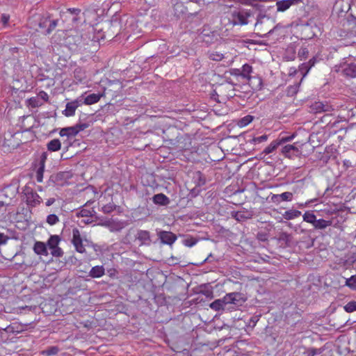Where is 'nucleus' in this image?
Listing matches in <instances>:
<instances>
[{
    "label": "nucleus",
    "instance_id": "58836bf2",
    "mask_svg": "<svg viewBox=\"0 0 356 356\" xmlns=\"http://www.w3.org/2000/svg\"><path fill=\"white\" fill-rule=\"evenodd\" d=\"M279 195H280L281 202H282V201L289 202V201H291L293 199V193L291 192H284V193H283L282 194H279Z\"/></svg>",
    "mask_w": 356,
    "mask_h": 356
},
{
    "label": "nucleus",
    "instance_id": "f257e3e1",
    "mask_svg": "<svg viewBox=\"0 0 356 356\" xmlns=\"http://www.w3.org/2000/svg\"><path fill=\"white\" fill-rule=\"evenodd\" d=\"M274 19L266 15L259 14L257 18L255 29L261 37H265L268 34L272 33L278 26H274Z\"/></svg>",
    "mask_w": 356,
    "mask_h": 356
},
{
    "label": "nucleus",
    "instance_id": "ea45409f",
    "mask_svg": "<svg viewBox=\"0 0 356 356\" xmlns=\"http://www.w3.org/2000/svg\"><path fill=\"white\" fill-rule=\"evenodd\" d=\"M267 139H268V136L264 134V135H262V136H259V137L253 138L250 140V143H253V144L261 143L266 141Z\"/></svg>",
    "mask_w": 356,
    "mask_h": 356
},
{
    "label": "nucleus",
    "instance_id": "2eb2a0df",
    "mask_svg": "<svg viewBox=\"0 0 356 356\" xmlns=\"http://www.w3.org/2000/svg\"><path fill=\"white\" fill-rule=\"evenodd\" d=\"M79 134V130L74 126L63 128L60 130V136H67L72 138L76 136Z\"/></svg>",
    "mask_w": 356,
    "mask_h": 356
},
{
    "label": "nucleus",
    "instance_id": "412c9836",
    "mask_svg": "<svg viewBox=\"0 0 356 356\" xmlns=\"http://www.w3.org/2000/svg\"><path fill=\"white\" fill-rule=\"evenodd\" d=\"M102 97L100 94H90L85 97L83 103L86 105H91L98 102Z\"/></svg>",
    "mask_w": 356,
    "mask_h": 356
},
{
    "label": "nucleus",
    "instance_id": "aec40b11",
    "mask_svg": "<svg viewBox=\"0 0 356 356\" xmlns=\"http://www.w3.org/2000/svg\"><path fill=\"white\" fill-rule=\"evenodd\" d=\"M33 250L37 254L47 255L48 254L47 246L43 242H36L34 245Z\"/></svg>",
    "mask_w": 356,
    "mask_h": 356
},
{
    "label": "nucleus",
    "instance_id": "a878e982",
    "mask_svg": "<svg viewBox=\"0 0 356 356\" xmlns=\"http://www.w3.org/2000/svg\"><path fill=\"white\" fill-rule=\"evenodd\" d=\"M331 220H325L324 219H318L316 220L314 227L316 229H324L332 225Z\"/></svg>",
    "mask_w": 356,
    "mask_h": 356
},
{
    "label": "nucleus",
    "instance_id": "2f4dec72",
    "mask_svg": "<svg viewBox=\"0 0 356 356\" xmlns=\"http://www.w3.org/2000/svg\"><path fill=\"white\" fill-rule=\"evenodd\" d=\"M254 119V117L250 115H245V117L240 119L238 122V125L241 127L248 125Z\"/></svg>",
    "mask_w": 356,
    "mask_h": 356
},
{
    "label": "nucleus",
    "instance_id": "09e8293b",
    "mask_svg": "<svg viewBox=\"0 0 356 356\" xmlns=\"http://www.w3.org/2000/svg\"><path fill=\"white\" fill-rule=\"evenodd\" d=\"M321 353H322V350L321 349L311 348L308 350V355L309 356H315L316 355L321 354Z\"/></svg>",
    "mask_w": 356,
    "mask_h": 356
},
{
    "label": "nucleus",
    "instance_id": "473e14b6",
    "mask_svg": "<svg viewBox=\"0 0 356 356\" xmlns=\"http://www.w3.org/2000/svg\"><path fill=\"white\" fill-rule=\"evenodd\" d=\"M57 24H58V20L57 19H52L51 20L49 18V24H48V27L42 33L44 34H45V35L50 34L52 32V31L55 29V28L56 27Z\"/></svg>",
    "mask_w": 356,
    "mask_h": 356
},
{
    "label": "nucleus",
    "instance_id": "603ef678",
    "mask_svg": "<svg viewBox=\"0 0 356 356\" xmlns=\"http://www.w3.org/2000/svg\"><path fill=\"white\" fill-rule=\"evenodd\" d=\"M294 136H295L294 134H292L291 136H286V137H284L283 136L281 138H280V140H277V141L280 142V145H281V144L284 143L286 142L291 141L294 138Z\"/></svg>",
    "mask_w": 356,
    "mask_h": 356
},
{
    "label": "nucleus",
    "instance_id": "6ab92c4d",
    "mask_svg": "<svg viewBox=\"0 0 356 356\" xmlns=\"http://www.w3.org/2000/svg\"><path fill=\"white\" fill-rule=\"evenodd\" d=\"M237 71L239 72V70H237ZM252 66L248 64H245L243 65L241 71L238 72L237 74L240 75L244 79L250 80L251 79L250 73L252 72Z\"/></svg>",
    "mask_w": 356,
    "mask_h": 356
},
{
    "label": "nucleus",
    "instance_id": "bb28decb",
    "mask_svg": "<svg viewBox=\"0 0 356 356\" xmlns=\"http://www.w3.org/2000/svg\"><path fill=\"white\" fill-rule=\"evenodd\" d=\"M227 305L224 301V298L222 299H218L213 301L210 304V307L216 311H219L221 309H224V307Z\"/></svg>",
    "mask_w": 356,
    "mask_h": 356
},
{
    "label": "nucleus",
    "instance_id": "c85d7f7f",
    "mask_svg": "<svg viewBox=\"0 0 356 356\" xmlns=\"http://www.w3.org/2000/svg\"><path fill=\"white\" fill-rule=\"evenodd\" d=\"M302 218L304 221L311 223L313 226L316 220V217L312 211H306L302 216Z\"/></svg>",
    "mask_w": 356,
    "mask_h": 356
},
{
    "label": "nucleus",
    "instance_id": "79ce46f5",
    "mask_svg": "<svg viewBox=\"0 0 356 356\" xmlns=\"http://www.w3.org/2000/svg\"><path fill=\"white\" fill-rule=\"evenodd\" d=\"M115 205L113 204H108L104 205L102 210L104 213H109L115 209Z\"/></svg>",
    "mask_w": 356,
    "mask_h": 356
},
{
    "label": "nucleus",
    "instance_id": "7ed1b4c3",
    "mask_svg": "<svg viewBox=\"0 0 356 356\" xmlns=\"http://www.w3.org/2000/svg\"><path fill=\"white\" fill-rule=\"evenodd\" d=\"M252 12L250 10H241L234 11L232 13L231 22L233 25L243 26L248 24V18L252 17Z\"/></svg>",
    "mask_w": 356,
    "mask_h": 356
},
{
    "label": "nucleus",
    "instance_id": "423d86ee",
    "mask_svg": "<svg viewBox=\"0 0 356 356\" xmlns=\"http://www.w3.org/2000/svg\"><path fill=\"white\" fill-rule=\"evenodd\" d=\"M158 236L163 244L172 246L175 241L177 240V236L171 232L159 231Z\"/></svg>",
    "mask_w": 356,
    "mask_h": 356
},
{
    "label": "nucleus",
    "instance_id": "72a5a7b5",
    "mask_svg": "<svg viewBox=\"0 0 356 356\" xmlns=\"http://www.w3.org/2000/svg\"><path fill=\"white\" fill-rule=\"evenodd\" d=\"M346 286L352 290H356V275H352L350 278L346 279Z\"/></svg>",
    "mask_w": 356,
    "mask_h": 356
},
{
    "label": "nucleus",
    "instance_id": "de8ad7c7",
    "mask_svg": "<svg viewBox=\"0 0 356 356\" xmlns=\"http://www.w3.org/2000/svg\"><path fill=\"white\" fill-rule=\"evenodd\" d=\"M74 127L79 130V133L81 131H83L89 127V124L88 123H78Z\"/></svg>",
    "mask_w": 356,
    "mask_h": 356
},
{
    "label": "nucleus",
    "instance_id": "69168bd1",
    "mask_svg": "<svg viewBox=\"0 0 356 356\" xmlns=\"http://www.w3.org/2000/svg\"><path fill=\"white\" fill-rule=\"evenodd\" d=\"M291 2H293V5L298 4L300 3H302V0H291Z\"/></svg>",
    "mask_w": 356,
    "mask_h": 356
},
{
    "label": "nucleus",
    "instance_id": "e2e57ef3",
    "mask_svg": "<svg viewBox=\"0 0 356 356\" xmlns=\"http://www.w3.org/2000/svg\"><path fill=\"white\" fill-rule=\"evenodd\" d=\"M191 2L195 3L199 6H202L204 4V0H189Z\"/></svg>",
    "mask_w": 356,
    "mask_h": 356
},
{
    "label": "nucleus",
    "instance_id": "c9c22d12",
    "mask_svg": "<svg viewBox=\"0 0 356 356\" xmlns=\"http://www.w3.org/2000/svg\"><path fill=\"white\" fill-rule=\"evenodd\" d=\"M209 58L215 61H220L224 58V55L218 51H213L209 53Z\"/></svg>",
    "mask_w": 356,
    "mask_h": 356
},
{
    "label": "nucleus",
    "instance_id": "e433bc0d",
    "mask_svg": "<svg viewBox=\"0 0 356 356\" xmlns=\"http://www.w3.org/2000/svg\"><path fill=\"white\" fill-rule=\"evenodd\" d=\"M344 310L348 313H351L356 311V301L353 300L348 302L344 306Z\"/></svg>",
    "mask_w": 356,
    "mask_h": 356
},
{
    "label": "nucleus",
    "instance_id": "6e6552de",
    "mask_svg": "<svg viewBox=\"0 0 356 356\" xmlns=\"http://www.w3.org/2000/svg\"><path fill=\"white\" fill-rule=\"evenodd\" d=\"M245 300L243 294L237 292L228 293L224 297V301L227 304L241 305Z\"/></svg>",
    "mask_w": 356,
    "mask_h": 356
},
{
    "label": "nucleus",
    "instance_id": "0eeeda50",
    "mask_svg": "<svg viewBox=\"0 0 356 356\" xmlns=\"http://www.w3.org/2000/svg\"><path fill=\"white\" fill-rule=\"evenodd\" d=\"M47 159V152H42L40 157V161L38 163V167L36 170V180L38 182L41 183L43 180V175L44 172V168H45V162Z\"/></svg>",
    "mask_w": 356,
    "mask_h": 356
},
{
    "label": "nucleus",
    "instance_id": "bf43d9fd",
    "mask_svg": "<svg viewBox=\"0 0 356 356\" xmlns=\"http://www.w3.org/2000/svg\"><path fill=\"white\" fill-rule=\"evenodd\" d=\"M67 11L76 15H79L81 13V10L79 8H69L67 9Z\"/></svg>",
    "mask_w": 356,
    "mask_h": 356
},
{
    "label": "nucleus",
    "instance_id": "f3484780",
    "mask_svg": "<svg viewBox=\"0 0 356 356\" xmlns=\"http://www.w3.org/2000/svg\"><path fill=\"white\" fill-rule=\"evenodd\" d=\"M153 202L156 204L168 205L170 202L169 198L163 193L154 195Z\"/></svg>",
    "mask_w": 356,
    "mask_h": 356
},
{
    "label": "nucleus",
    "instance_id": "4be33fe9",
    "mask_svg": "<svg viewBox=\"0 0 356 356\" xmlns=\"http://www.w3.org/2000/svg\"><path fill=\"white\" fill-rule=\"evenodd\" d=\"M280 145V142L277 140L273 141L268 146H267L264 150L261 153L260 158H263L264 156L273 152L279 145Z\"/></svg>",
    "mask_w": 356,
    "mask_h": 356
},
{
    "label": "nucleus",
    "instance_id": "dca6fc26",
    "mask_svg": "<svg viewBox=\"0 0 356 356\" xmlns=\"http://www.w3.org/2000/svg\"><path fill=\"white\" fill-rule=\"evenodd\" d=\"M105 274V268L103 266H95L91 268L88 275L92 278H99Z\"/></svg>",
    "mask_w": 356,
    "mask_h": 356
},
{
    "label": "nucleus",
    "instance_id": "3c124183",
    "mask_svg": "<svg viewBox=\"0 0 356 356\" xmlns=\"http://www.w3.org/2000/svg\"><path fill=\"white\" fill-rule=\"evenodd\" d=\"M310 69H311V67H309V66L307 65V63H302L301 65L300 70L303 73V76H305L308 73V72L309 71Z\"/></svg>",
    "mask_w": 356,
    "mask_h": 356
},
{
    "label": "nucleus",
    "instance_id": "a211bd4d",
    "mask_svg": "<svg viewBox=\"0 0 356 356\" xmlns=\"http://www.w3.org/2000/svg\"><path fill=\"white\" fill-rule=\"evenodd\" d=\"M99 225L108 227L111 232L119 231L122 229L120 225L112 220H106Z\"/></svg>",
    "mask_w": 356,
    "mask_h": 356
},
{
    "label": "nucleus",
    "instance_id": "37998d69",
    "mask_svg": "<svg viewBox=\"0 0 356 356\" xmlns=\"http://www.w3.org/2000/svg\"><path fill=\"white\" fill-rule=\"evenodd\" d=\"M51 254L54 256V257H60L63 256V251L62 250V249L60 248H59L58 246H57L56 248H54L51 250Z\"/></svg>",
    "mask_w": 356,
    "mask_h": 356
},
{
    "label": "nucleus",
    "instance_id": "774afa93",
    "mask_svg": "<svg viewBox=\"0 0 356 356\" xmlns=\"http://www.w3.org/2000/svg\"><path fill=\"white\" fill-rule=\"evenodd\" d=\"M5 206V204L3 201H0V209Z\"/></svg>",
    "mask_w": 356,
    "mask_h": 356
},
{
    "label": "nucleus",
    "instance_id": "39448f33",
    "mask_svg": "<svg viewBox=\"0 0 356 356\" xmlns=\"http://www.w3.org/2000/svg\"><path fill=\"white\" fill-rule=\"evenodd\" d=\"M72 243L74 245L75 250L79 253L86 252V248L83 245V241L81 236L79 230L77 228L72 229Z\"/></svg>",
    "mask_w": 356,
    "mask_h": 356
},
{
    "label": "nucleus",
    "instance_id": "4468645a",
    "mask_svg": "<svg viewBox=\"0 0 356 356\" xmlns=\"http://www.w3.org/2000/svg\"><path fill=\"white\" fill-rule=\"evenodd\" d=\"M232 216L237 221L242 222L252 218V214L249 211H234Z\"/></svg>",
    "mask_w": 356,
    "mask_h": 356
},
{
    "label": "nucleus",
    "instance_id": "ddd939ff",
    "mask_svg": "<svg viewBox=\"0 0 356 356\" xmlns=\"http://www.w3.org/2000/svg\"><path fill=\"white\" fill-rule=\"evenodd\" d=\"M342 72L346 76L356 78V64L350 63L344 65L342 69Z\"/></svg>",
    "mask_w": 356,
    "mask_h": 356
},
{
    "label": "nucleus",
    "instance_id": "20e7f679",
    "mask_svg": "<svg viewBox=\"0 0 356 356\" xmlns=\"http://www.w3.org/2000/svg\"><path fill=\"white\" fill-rule=\"evenodd\" d=\"M310 111L314 113H327L329 115L334 111V108L327 102H315L310 106Z\"/></svg>",
    "mask_w": 356,
    "mask_h": 356
},
{
    "label": "nucleus",
    "instance_id": "0e129e2a",
    "mask_svg": "<svg viewBox=\"0 0 356 356\" xmlns=\"http://www.w3.org/2000/svg\"><path fill=\"white\" fill-rule=\"evenodd\" d=\"M203 293H204L206 296H207V297H209V296H212V291H210V290H207V291H204V292H203Z\"/></svg>",
    "mask_w": 356,
    "mask_h": 356
},
{
    "label": "nucleus",
    "instance_id": "f03ea898",
    "mask_svg": "<svg viewBox=\"0 0 356 356\" xmlns=\"http://www.w3.org/2000/svg\"><path fill=\"white\" fill-rule=\"evenodd\" d=\"M22 193L25 195V201L29 207H35L42 202V197L29 186H25Z\"/></svg>",
    "mask_w": 356,
    "mask_h": 356
},
{
    "label": "nucleus",
    "instance_id": "b1692460",
    "mask_svg": "<svg viewBox=\"0 0 356 356\" xmlns=\"http://www.w3.org/2000/svg\"><path fill=\"white\" fill-rule=\"evenodd\" d=\"M276 5L277 11L284 12L293 5V2H291V0H282L277 1Z\"/></svg>",
    "mask_w": 356,
    "mask_h": 356
},
{
    "label": "nucleus",
    "instance_id": "680f3d73",
    "mask_svg": "<svg viewBox=\"0 0 356 356\" xmlns=\"http://www.w3.org/2000/svg\"><path fill=\"white\" fill-rule=\"evenodd\" d=\"M257 238L261 241H265L267 240L266 235L264 234H258Z\"/></svg>",
    "mask_w": 356,
    "mask_h": 356
},
{
    "label": "nucleus",
    "instance_id": "8fccbe9b",
    "mask_svg": "<svg viewBox=\"0 0 356 356\" xmlns=\"http://www.w3.org/2000/svg\"><path fill=\"white\" fill-rule=\"evenodd\" d=\"M38 97L46 102H47L49 100V96H48L47 93L44 91H40L39 92Z\"/></svg>",
    "mask_w": 356,
    "mask_h": 356
},
{
    "label": "nucleus",
    "instance_id": "cd10ccee",
    "mask_svg": "<svg viewBox=\"0 0 356 356\" xmlns=\"http://www.w3.org/2000/svg\"><path fill=\"white\" fill-rule=\"evenodd\" d=\"M60 241V238L58 235H52L50 236L47 241V245L50 250L54 248H56L58 246V244Z\"/></svg>",
    "mask_w": 356,
    "mask_h": 356
},
{
    "label": "nucleus",
    "instance_id": "393cba45",
    "mask_svg": "<svg viewBox=\"0 0 356 356\" xmlns=\"http://www.w3.org/2000/svg\"><path fill=\"white\" fill-rule=\"evenodd\" d=\"M301 215V212L298 210L291 209L286 211L283 214V218L287 220H292L299 217Z\"/></svg>",
    "mask_w": 356,
    "mask_h": 356
},
{
    "label": "nucleus",
    "instance_id": "a18cd8bd",
    "mask_svg": "<svg viewBox=\"0 0 356 356\" xmlns=\"http://www.w3.org/2000/svg\"><path fill=\"white\" fill-rule=\"evenodd\" d=\"M309 54V51L307 48L301 47L298 53V57L302 60V58H306Z\"/></svg>",
    "mask_w": 356,
    "mask_h": 356
},
{
    "label": "nucleus",
    "instance_id": "7c9ffc66",
    "mask_svg": "<svg viewBox=\"0 0 356 356\" xmlns=\"http://www.w3.org/2000/svg\"><path fill=\"white\" fill-rule=\"evenodd\" d=\"M29 106L32 108L40 107L43 104V102L38 97H33L28 99Z\"/></svg>",
    "mask_w": 356,
    "mask_h": 356
},
{
    "label": "nucleus",
    "instance_id": "4d7b16f0",
    "mask_svg": "<svg viewBox=\"0 0 356 356\" xmlns=\"http://www.w3.org/2000/svg\"><path fill=\"white\" fill-rule=\"evenodd\" d=\"M317 60L316 57H313L311 58L309 62L307 63V65L309 66V67H312L315 63H316Z\"/></svg>",
    "mask_w": 356,
    "mask_h": 356
},
{
    "label": "nucleus",
    "instance_id": "1a4fd4ad",
    "mask_svg": "<svg viewBox=\"0 0 356 356\" xmlns=\"http://www.w3.org/2000/svg\"><path fill=\"white\" fill-rule=\"evenodd\" d=\"M277 241L282 247H290L293 242V236L287 232H280L277 237Z\"/></svg>",
    "mask_w": 356,
    "mask_h": 356
},
{
    "label": "nucleus",
    "instance_id": "f704fd0d",
    "mask_svg": "<svg viewBox=\"0 0 356 356\" xmlns=\"http://www.w3.org/2000/svg\"><path fill=\"white\" fill-rule=\"evenodd\" d=\"M197 242V239L193 238V236H188L183 241V244L187 247H193Z\"/></svg>",
    "mask_w": 356,
    "mask_h": 356
},
{
    "label": "nucleus",
    "instance_id": "6e6d98bb",
    "mask_svg": "<svg viewBox=\"0 0 356 356\" xmlns=\"http://www.w3.org/2000/svg\"><path fill=\"white\" fill-rule=\"evenodd\" d=\"M62 177H63L62 173L52 175L49 178V181H52L53 182H55L56 181H58L59 179H60Z\"/></svg>",
    "mask_w": 356,
    "mask_h": 356
},
{
    "label": "nucleus",
    "instance_id": "4c0bfd02",
    "mask_svg": "<svg viewBox=\"0 0 356 356\" xmlns=\"http://www.w3.org/2000/svg\"><path fill=\"white\" fill-rule=\"evenodd\" d=\"M59 221L58 217L55 214H49L47 217V222L50 225H54Z\"/></svg>",
    "mask_w": 356,
    "mask_h": 356
},
{
    "label": "nucleus",
    "instance_id": "c756f323",
    "mask_svg": "<svg viewBox=\"0 0 356 356\" xmlns=\"http://www.w3.org/2000/svg\"><path fill=\"white\" fill-rule=\"evenodd\" d=\"M58 352L59 348L58 346H50L41 351V355L44 356H53L56 355Z\"/></svg>",
    "mask_w": 356,
    "mask_h": 356
},
{
    "label": "nucleus",
    "instance_id": "9b49d317",
    "mask_svg": "<svg viewBox=\"0 0 356 356\" xmlns=\"http://www.w3.org/2000/svg\"><path fill=\"white\" fill-rule=\"evenodd\" d=\"M136 240L140 241V245H149L151 242L149 232L145 230L138 231L136 235Z\"/></svg>",
    "mask_w": 356,
    "mask_h": 356
},
{
    "label": "nucleus",
    "instance_id": "f8f14e48",
    "mask_svg": "<svg viewBox=\"0 0 356 356\" xmlns=\"http://www.w3.org/2000/svg\"><path fill=\"white\" fill-rule=\"evenodd\" d=\"M282 153L287 157L298 156L300 154V151L296 146L293 145H287L282 148Z\"/></svg>",
    "mask_w": 356,
    "mask_h": 356
},
{
    "label": "nucleus",
    "instance_id": "052dcab7",
    "mask_svg": "<svg viewBox=\"0 0 356 356\" xmlns=\"http://www.w3.org/2000/svg\"><path fill=\"white\" fill-rule=\"evenodd\" d=\"M56 202V199L54 197H50L49 198L46 202H45V205L47 207H50L51 206L54 202Z\"/></svg>",
    "mask_w": 356,
    "mask_h": 356
},
{
    "label": "nucleus",
    "instance_id": "13d9d810",
    "mask_svg": "<svg viewBox=\"0 0 356 356\" xmlns=\"http://www.w3.org/2000/svg\"><path fill=\"white\" fill-rule=\"evenodd\" d=\"M9 15H7L6 14H3L1 16V22L4 25L7 24V23L9 21Z\"/></svg>",
    "mask_w": 356,
    "mask_h": 356
},
{
    "label": "nucleus",
    "instance_id": "5701e85b",
    "mask_svg": "<svg viewBox=\"0 0 356 356\" xmlns=\"http://www.w3.org/2000/svg\"><path fill=\"white\" fill-rule=\"evenodd\" d=\"M47 147L49 151L56 152L60 149L61 143L58 139H53L47 143Z\"/></svg>",
    "mask_w": 356,
    "mask_h": 356
},
{
    "label": "nucleus",
    "instance_id": "864d4df0",
    "mask_svg": "<svg viewBox=\"0 0 356 356\" xmlns=\"http://www.w3.org/2000/svg\"><path fill=\"white\" fill-rule=\"evenodd\" d=\"M9 237L3 233H0V245H4L7 243Z\"/></svg>",
    "mask_w": 356,
    "mask_h": 356
},
{
    "label": "nucleus",
    "instance_id": "49530a36",
    "mask_svg": "<svg viewBox=\"0 0 356 356\" xmlns=\"http://www.w3.org/2000/svg\"><path fill=\"white\" fill-rule=\"evenodd\" d=\"M92 211L88 209H83L78 213L77 216L79 217H90L92 216Z\"/></svg>",
    "mask_w": 356,
    "mask_h": 356
},
{
    "label": "nucleus",
    "instance_id": "338daca9",
    "mask_svg": "<svg viewBox=\"0 0 356 356\" xmlns=\"http://www.w3.org/2000/svg\"><path fill=\"white\" fill-rule=\"evenodd\" d=\"M9 141V140H4L3 143V146L5 147V146H8V147H10V145L8 144L7 143Z\"/></svg>",
    "mask_w": 356,
    "mask_h": 356
},
{
    "label": "nucleus",
    "instance_id": "5fc2aeb1",
    "mask_svg": "<svg viewBox=\"0 0 356 356\" xmlns=\"http://www.w3.org/2000/svg\"><path fill=\"white\" fill-rule=\"evenodd\" d=\"M270 201L273 203H275V204H280L281 202V200H280V195L279 194H273L272 195V196L270 197Z\"/></svg>",
    "mask_w": 356,
    "mask_h": 356
},
{
    "label": "nucleus",
    "instance_id": "9d476101",
    "mask_svg": "<svg viewBox=\"0 0 356 356\" xmlns=\"http://www.w3.org/2000/svg\"><path fill=\"white\" fill-rule=\"evenodd\" d=\"M81 105V103L78 100L68 102L66 104L65 109L63 111V114L66 117L73 116L75 113L76 109Z\"/></svg>",
    "mask_w": 356,
    "mask_h": 356
},
{
    "label": "nucleus",
    "instance_id": "a19ab883",
    "mask_svg": "<svg viewBox=\"0 0 356 356\" xmlns=\"http://www.w3.org/2000/svg\"><path fill=\"white\" fill-rule=\"evenodd\" d=\"M298 92V86L296 85L289 86L286 90V95L292 97L296 95Z\"/></svg>",
    "mask_w": 356,
    "mask_h": 356
},
{
    "label": "nucleus",
    "instance_id": "c03bdc74",
    "mask_svg": "<svg viewBox=\"0 0 356 356\" xmlns=\"http://www.w3.org/2000/svg\"><path fill=\"white\" fill-rule=\"evenodd\" d=\"M49 22V17L42 18L38 24L39 27L42 29H44V31H45V29H47V28L48 27Z\"/></svg>",
    "mask_w": 356,
    "mask_h": 356
}]
</instances>
